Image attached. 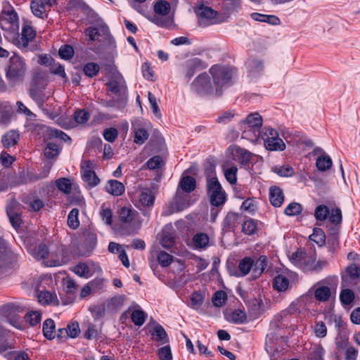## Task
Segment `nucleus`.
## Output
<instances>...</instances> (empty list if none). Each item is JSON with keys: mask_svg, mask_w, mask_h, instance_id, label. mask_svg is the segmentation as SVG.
Returning <instances> with one entry per match:
<instances>
[{"mask_svg": "<svg viewBox=\"0 0 360 360\" xmlns=\"http://www.w3.org/2000/svg\"><path fill=\"white\" fill-rule=\"evenodd\" d=\"M27 64L25 58L15 53L9 59L7 66L5 68V75L8 82L12 85L21 83L27 71Z\"/></svg>", "mask_w": 360, "mask_h": 360, "instance_id": "f257e3e1", "label": "nucleus"}, {"mask_svg": "<svg viewBox=\"0 0 360 360\" xmlns=\"http://www.w3.org/2000/svg\"><path fill=\"white\" fill-rule=\"evenodd\" d=\"M155 15H146V17L156 25L171 28L174 26V19L168 16L171 11L170 4L165 0H158L155 2L153 6Z\"/></svg>", "mask_w": 360, "mask_h": 360, "instance_id": "f03ea898", "label": "nucleus"}, {"mask_svg": "<svg viewBox=\"0 0 360 360\" xmlns=\"http://www.w3.org/2000/svg\"><path fill=\"white\" fill-rule=\"evenodd\" d=\"M258 136H261L265 148L269 150H283L285 148V143L278 137V132L272 128H264L259 133Z\"/></svg>", "mask_w": 360, "mask_h": 360, "instance_id": "7ed1b4c3", "label": "nucleus"}, {"mask_svg": "<svg viewBox=\"0 0 360 360\" xmlns=\"http://www.w3.org/2000/svg\"><path fill=\"white\" fill-rule=\"evenodd\" d=\"M207 194L210 202L214 206H219L224 203L226 194L216 177L209 178L207 182Z\"/></svg>", "mask_w": 360, "mask_h": 360, "instance_id": "20e7f679", "label": "nucleus"}, {"mask_svg": "<svg viewBox=\"0 0 360 360\" xmlns=\"http://www.w3.org/2000/svg\"><path fill=\"white\" fill-rule=\"evenodd\" d=\"M210 72L212 75L216 90L228 84L232 78L233 70L231 68L214 65Z\"/></svg>", "mask_w": 360, "mask_h": 360, "instance_id": "39448f33", "label": "nucleus"}, {"mask_svg": "<svg viewBox=\"0 0 360 360\" xmlns=\"http://www.w3.org/2000/svg\"><path fill=\"white\" fill-rule=\"evenodd\" d=\"M262 125V117L258 112L250 114L245 120L240 122V129L242 132V138L250 139L248 137V132L252 131L255 132ZM254 141V139H251Z\"/></svg>", "mask_w": 360, "mask_h": 360, "instance_id": "423d86ee", "label": "nucleus"}, {"mask_svg": "<svg viewBox=\"0 0 360 360\" xmlns=\"http://www.w3.org/2000/svg\"><path fill=\"white\" fill-rule=\"evenodd\" d=\"M0 26L3 30L16 32L19 30V21L14 10L4 11L0 16Z\"/></svg>", "mask_w": 360, "mask_h": 360, "instance_id": "0eeeda50", "label": "nucleus"}, {"mask_svg": "<svg viewBox=\"0 0 360 360\" xmlns=\"http://www.w3.org/2000/svg\"><path fill=\"white\" fill-rule=\"evenodd\" d=\"M118 214L120 221L135 229H139L141 226V221L138 217V212L129 207H124L120 209Z\"/></svg>", "mask_w": 360, "mask_h": 360, "instance_id": "6e6552de", "label": "nucleus"}, {"mask_svg": "<svg viewBox=\"0 0 360 360\" xmlns=\"http://www.w3.org/2000/svg\"><path fill=\"white\" fill-rule=\"evenodd\" d=\"M192 90L199 95H206L212 91L210 78L207 73L198 75L191 84Z\"/></svg>", "mask_w": 360, "mask_h": 360, "instance_id": "1a4fd4ad", "label": "nucleus"}, {"mask_svg": "<svg viewBox=\"0 0 360 360\" xmlns=\"http://www.w3.org/2000/svg\"><path fill=\"white\" fill-rule=\"evenodd\" d=\"M190 205V195L177 189L176 195L169 205V211L166 214L181 211Z\"/></svg>", "mask_w": 360, "mask_h": 360, "instance_id": "9d476101", "label": "nucleus"}, {"mask_svg": "<svg viewBox=\"0 0 360 360\" xmlns=\"http://www.w3.org/2000/svg\"><path fill=\"white\" fill-rule=\"evenodd\" d=\"M195 13L200 26L207 27L216 22L217 12L210 7L200 6L196 9Z\"/></svg>", "mask_w": 360, "mask_h": 360, "instance_id": "9b49d317", "label": "nucleus"}, {"mask_svg": "<svg viewBox=\"0 0 360 360\" xmlns=\"http://www.w3.org/2000/svg\"><path fill=\"white\" fill-rule=\"evenodd\" d=\"M229 150L233 158L238 161L243 165H248L252 156V154L246 149L236 146L229 147Z\"/></svg>", "mask_w": 360, "mask_h": 360, "instance_id": "f8f14e48", "label": "nucleus"}, {"mask_svg": "<svg viewBox=\"0 0 360 360\" xmlns=\"http://www.w3.org/2000/svg\"><path fill=\"white\" fill-rule=\"evenodd\" d=\"M35 37V32L30 25H25L22 30L21 36L15 39V44L18 47L26 48L29 43Z\"/></svg>", "mask_w": 360, "mask_h": 360, "instance_id": "ddd939ff", "label": "nucleus"}, {"mask_svg": "<svg viewBox=\"0 0 360 360\" xmlns=\"http://www.w3.org/2000/svg\"><path fill=\"white\" fill-rule=\"evenodd\" d=\"M48 6L44 0H31L30 8L32 13L37 18H44L47 17Z\"/></svg>", "mask_w": 360, "mask_h": 360, "instance_id": "4468645a", "label": "nucleus"}, {"mask_svg": "<svg viewBox=\"0 0 360 360\" xmlns=\"http://www.w3.org/2000/svg\"><path fill=\"white\" fill-rule=\"evenodd\" d=\"M109 91L115 94L124 93L127 89L125 81L120 75L115 76V77L107 83Z\"/></svg>", "mask_w": 360, "mask_h": 360, "instance_id": "2eb2a0df", "label": "nucleus"}, {"mask_svg": "<svg viewBox=\"0 0 360 360\" xmlns=\"http://www.w3.org/2000/svg\"><path fill=\"white\" fill-rule=\"evenodd\" d=\"M174 234L171 226H166L162 231L160 243L164 248L169 249L174 245Z\"/></svg>", "mask_w": 360, "mask_h": 360, "instance_id": "dca6fc26", "label": "nucleus"}, {"mask_svg": "<svg viewBox=\"0 0 360 360\" xmlns=\"http://www.w3.org/2000/svg\"><path fill=\"white\" fill-rule=\"evenodd\" d=\"M138 202L140 206L150 207L154 203L155 195L149 188H142L138 193Z\"/></svg>", "mask_w": 360, "mask_h": 360, "instance_id": "f3484780", "label": "nucleus"}, {"mask_svg": "<svg viewBox=\"0 0 360 360\" xmlns=\"http://www.w3.org/2000/svg\"><path fill=\"white\" fill-rule=\"evenodd\" d=\"M247 68L250 77H256L264 71L263 62L258 58H250L246 63Z\"/></svg>", "mask_w": 360, "mask_h": 360, "instance_id": "a211bd4d", "label": "nucleus"}, {"mask_svg": "<svg viewBox=\"0 0 360 360\" xmlns=\"http://www.w3.org/2000/svg\"><path fill=\"white\" fill-rule=\"evenodd\" d=\"M65 263L63 255L60 249L55 252H49L44 264L47 266H58Z\"/></svg>", "mask_w": 360, "mask_h": 360, "instance_id": "6ab92c4d", "label": "nucleus"}, {"mask_svg": "<svg viewBox=\"0 0 360 360\" xmlns=\"http://www.w3.org/2000/svg\"><path fill=\"white\" fill-rule=\"evenodd\" d=\"M20 135L15 130H10L1 137V143L4 148H10L15 146L19 140Z\"/></svg>", "mask_w": 360, "mask_h": 360, "instance_id": "aec40b11", "label": "nucleus"}, {"mask_svg": "<svg viewBox=\"0 0 360 360\" xmlns=\"http://www.w3.org/2000/svg\"><path fill=\"white\" fill-rule=\"evenodd\" d=\"M253 267V260L250 257H245L241 259L238 264V270L235 272L236 277H243L246 276Z\"/></svg>", "mask_w": 360, "mask_h": 360, "instance_id": "412c9836", "label": "nucleus"}, {"mask_svg": "<svg viewBox=\"0 0 360 360\" xmlns=\"http://www.w3.org/2000/svg\"><path fill=\"white\" fill-rule=\"evenodd\" d=\"M284 196L281 189L277 186H271L269 190V200L274 207H280L283 204Z\"/></svg>", "mask_w": 360, "mask_h": 360, "instance_id": "4be33fe9", "label": "nucleus"}, {"mask_svg": "<svg viewBox=\"0 0 360 360\" xmlns=\"http://www.w3.org/2000/svg\"><path fill=\"white\" fill-rule=\"evenodd\" d=\"M195 188V180L193 177L186 176L181 179L177 189L189 194Z\"/></svg>", "mask_w": 360, "mask_h": 360, "instance_id": "5701e85b", "label": "nucleus"}, {"mask_svg": "<svg viewBox=\"0 0 360 360\" xmlns=\"http://www.w3.org/2000/svg\"><path fill=\"white\" fill-rule=\"evenodd\" d=\"M105 188L108 193L115 196L121 195L124 192V185L117 180H109Z\"/></svg>", "mask_w": 360, "mask_h": 360, "instance_id": "b1692460", "label": "nucleus"}, {"mask_svg": "<svg viewBox=\"0 0 360 360\" xmlns=\"http://www.w3.org/2000/svg\"><path fill=\"white\" fill-rule=\"evenodd\" d=\"M193 244L195 249H205L210 242V238L207 234L204 233H198L193 237Z\"/></svg>", "mask_w": 360, "mask_h": 360, "instance_id": "393cba45", "label": "nucleus"}, {"mask_svg": "<svg viewBox=\"0 0 360 360\" xmlns=\"http://www.w3.org/2000/svg\"><path fill=\"white\" fill-rule=\"evenodd\" d=\"M31 255L37 259H43L44 262L46 259L49 253L47 246L44 244H39L36 245L32 250Z\"/></svg>", "mask_w": 360, "mask_h": 360, "instance_id": "a878e982", "label": "nucleus"}, {"mask_svg": "<svg viewBox=\"0 0 360 360\" xmlns=\"http://www.w3.org/2000/svg\"><path fill=\"white\" fill-rule=\"evenodd\" d=\"M103 285V280L102 279H95L92 281H91L89 283L85 285L80 293L81 297L84 298L91 294L92 290H95L97 288H101Z\"/></svg>", "mask_w": 360, "mask_h": 360, "instance_id": "bb28decb", "label": "nucleus"}, {"mask_svg": "<svg viewBox=\"0 0 360 360\" xmlns=\"http://www.w3.org/2000/svg\"><path fill=\"white\" fill-rule=\"evenodd\" d=\"M273 285L274 289L279 292L285 291L288 288L289 281L285 276L278 275L274 278Z\"/></svg>", "mask_w": 360, "mask_h": 360, "instance_id": "cd10ccee", "label": "nucleus"}, {"mask_svg": "<svg viewBox=\"0 0 360 360\" xmlns=\"http://www.w3.org/2000/svg\"><path fill=\"white\" fill-rule=\"evenodd\" d=\"M266 257L261 256L255 262H253L252 274L255 277L262 274L266 266Z\"/></svg>", "mask_w": 360, "mask_h": 360, "instance_id": "c85d7f7f", "label": "nucleus"}, {"mask_svg": "<svg viewBox=\"0 0 360 360\" xmlns=\"http://www.w3.org/2000/svg\"><path fill=\"white\" fill-rule=\"evenodd\" d=\"M54 332H55L54 321L51 319H46L43 323L44 335L46 338L51 340L55 337Z\"/></svg>", "mask_w": 360, "mask_h": 360, "instance_id": "c756f323", "label": "nucleus"}, {"mask_svg": "<svg viewBox=\"0 0 360 360\" xmlns=\"http://www.w3.org/2000/svg\"><path fill=\"white\" fill-rule=\"evenodd\" d=\"M152 335L155 337V340L161 342L162 344L168 342V337L165 330L159 324L153 328Z\"/></svg>", "mask_w": 360, "mask_h": 360, "instance_id": "7c9ffc66", "label": "nucleus"}, {"mask_svg": "<svg viewBox=\"0 0 360 360\" xmlns=\"http://www.w3.org/2000/svg\"><path fill=\"white\" fill-rule=\"evenodd\" d=\"M330 289L327 286H319L314 292L316 299L321 302L328 300L330 296Z\"/></svg>", "mask_w": 360, "mask_h": 360, "instance_id": "2f4dec72", "label": "nucleus"}, {"mask_svg": "<svg viewBox=\"0 0 360 360\" xmlns=\"http://www.w3.org/2000/svg\"><path fill=\"white\" fill-rule=\"evenodd\" d=\"M325 354L324 349L321 345L314 346L309 352L307 359L308 360H324L323 356Z\"/></svg>", "mask_w": 360, "mask_h": 360, "instance_id": "473e14b6", "label": "nucleus"}, {"mask_svg": "<svg viewBox=\"0 0 360 360\" xmlns=\"http://www.w3.org/2000/svg\"><path fill=\"white\" fill-rule=\"evenodd\" d=\"M316 165L319 171H326L331 167L332 160L328 155H321L317 158Z\"/></svg>", "mask_w": 360, "mask_h": 360, "instance_id": "72a5a7b5", "label": "nucleus"}, {"mask_svg": "<svg viewBox=\"0 0 360 360\" xmlns=\"http://www.w3.org/2000/svg\"><path fill=\"white\" fill-rule=\"evenodd\" d=\"M226 319L229 322H232L234 323H242L246 319V314L243 311L240 309H237L233 311L230 315H229Z\"/></svg>", "mask_w": 360, "mask_h": 360, "instance_id": "f704fd0d", "label": "nucleus"}, {"mask_svg": "<svg viewBox=\"0 0 360 360\" xmlns=\"http://www.w3.org/2000/svg\"><path fill=\"white\" fill-rule=\"evenodd\" d=\"M57 188L65 194H70L72 191V184L68 178H60L56 181Z\"/></svg>", "mask_w": 360, "mask_h": 360, "instance_id": "c9c22d12", "label": "nucleus"}, {"mask_svg": "<svg viewBox=\"0 0 360 360\" xmlns=\"http://www.w3.org/2000/svg\"><path fill=\"white\" fill-rule=\"evenodd\" d=\"M330 214L329 208L324 205L317 206L314 210V217L318 221H325Z\"/></svg>", "mask_w": 360, "mask_h": 360, "instance_id": "e433bc0d", "label": "nucleus"}, {"mask_svg": "<svg viewBox=\"0 0 360 360\" xmlns=\"http://www.w3.org/2000/svg\"><path fill=\"white\" fill-rule=\"evenodd\" d=\"M311 240L315 242L319 246H322L325 243L326 236L323 231L319 228L314 229V232L310 235Z\"/></svg>", "mask_w": 360, "mask_h": 360, "instance_id": "4c0bfd02", "label": "nucleus"}, {"mask_svg": "<svg viewBox=\"0 0 360 360\" xmlns=\"http://www.w3.org/2000/svg\"><path fill=\"white\" fill-rule=\"evenodd\" d=\"M147 315L142 310H134L131 314V319L134 325L141 326L146 321Z\"/></svg>", "mask_w": 360, "mask_h": 360, "instance_id": "58836bf2", "label": "nucleus"}, {"mask_svg": "<svg viewBox=\"0 0 360 360\" xmlns=\"http://www.w3.org/2000/svg\"><path fill=\"white\" fill-rule=\"evenodd\" d=\"M6 212L12 226L15 229L19 227L21 224L20 217L13 211L11 205L7 206Z\"/></svg>", "mask_w": 360, "mask_h": 360, "instance_id": "ea45409f", "label": "nucleus"}, {"mask_svg": "<svg viewBox=\"0 0 360 360\" xmlns=\"http://www.w3.org/2000/svg\"><path fill=\"white\" fill-rule=\"evenodd\" d=\"M79 210L76 208L72 209L68 216V224L70 228L76 229L79 226L78 220Z\"/></svg>", "mask_w": 360, "mask_h": 360, "instance_id": "a19ab883", "label": "nucleus"}, {"mask_svg": "<svg viewBox=\"0 0 360 360\" xmlns=\"http://www.w3.org/2000/svg\"><path fill=\"white\" fill-rule=\"evenodd\" d=\"M340 299L342 304H350L354 300V293L349 289H343L340 292Z\"/></svg>", "mask_w": 360, "mask_h": 360, "instance_id": "79ce46f5", "label": "nucleus"}, {"mask_svg": "<svg viewBox=\"0 0 360 360\" xmlns=\"http://www.w3.org/2000/svg\"><path fill=\"white\" fill-rule=\"evenodd\" d=\"M82 176L83 179L92 186L98 185L100 182V179L98 178L94 171L91 169L84 172Z\"/></svg>", "mask_w": 360, "mask_h": 360, "instance_id": "37998d69", "label": "nucleus"}, {"mask_svg": "<svg viewBox=\"0 0 360 360\" xmlns=\"http://www.w3.org/2000/svg\"><path fill=\"white\" fill-rule=\"evenodd\" d=\"M100 67L96 63H88L83 68L84 74L89 77H95L99 72Z\"/></svg>", "mask_w": 360, "mask_h": 360, "instance_id": "c03bdc74", "label": "nucleus"}, {"mask_svg": "<svg viewBox=\"0 0 360 360\" xmlns=\"http://www.w3.org/2000/svg\"><path fill=\"white\" fill-rule=\"evenodd\" d=\"M148 131L143 128L134 129V142L137 144H143L148 138Z\"/></svg>", "mask_w": 360, "mask_h": 360, "instance_id": "a18cd8bd", "label": "nucleus"}, {"mask_svg": "<svg viewBox=\"0 0 360 360\" xmlns=\"http://www.w3.org/2000/svg\"><path fill=\"white\" fill-rule=\"evenodd\" d=\"M73 271L81 277L88 278L91 276L89 268L85 263H79L75 266Z\"/></svg>", "mask_w": 360, "mask_h": 360, "instance_id": "49530a36", "label": "nucleus"}, {"mask_svg": "<svg viewBox=\"0 0 360 360\" xmlns=\"http://www.w3.org/2000/svg\"><path fill=\"white\" fill-rule=\"evenodd\" d=\"M238 169L236 166H231L224 169V176L227 181L231 184H235L237 181Z\"/></svg>", "mask_w": 360, "mask_h": 360, "instance_id": "de8ad7c7", "label": "nucleus"}, {"mask_svg": "<svg viewBox=\"0 0 360 360\" xmlns=\"http://www.w3.org/2000/svg\"><path fill=\"white\" fill-rule=\"evenodd\" d=\"M274 172L283 177H290L292 176L294 174V169L292 167L289 165H283L281 167H275Z\"/></svg>", "mask_w": 360, "mask_h": 360, "instance_id": "09e8293b", "label": "nucleus"}, {"mask_svg": "<svg viewBox=\"0 0 360 360\" xmlns=\"http://www.w3.org/2000/svg\"><path fill=\"white\" fill-rule=\"evenodd\" d=\"M58 54L61 58L70 60L74 56V49L70 45H64L59 49Z\"/></svg>", "mask_w": 360, "mask_h": 360, "instance_id": "8fccbe9b", "label": "nucleus"}, {"mask_svg": "<svg viewBox=\"0 0 360 360\" xmlns=\"http://www.w3.org/2000/svg\"><path fill=\"white\" fill-rule=\"evenodd\" d=\"M190 306L193 309H198L203 303V296L199 292H194L191 296Z\"/></svg>", "mask_w": 360, "mask_h": 360, "instance_id": "3c124183", "label": "nucleus"}, {"mask_svg": "<svg viewBox=\"0 0 360 360\" xmlns=\"http://www.w3.org/2000/svg\"><path fill=\"white\" fill-rule=\"evenodd\" d=\"M146 1V0H131L130 5L137 12L143 15H146L148 13V7L143 4Z\"/></svg>", "mask_w": 360, "mask_h": 360, "instance_id": "603ef678", "label": "nucleus"}, {"mask_svg": "<svg viewBox=\"0 0 360 360\" xmlns=\"http://www.w3.org/2000/svg\"><path fill=\"white\" fill-rule=\"evenodd\" d=\"M59 153L58 146L53 143H49L44 148V155L47 158H53Z\"/></svg>", "mask_w": 360, "mask_h": 360, "instance_id": "864d4df0", "label": "nucleus"}, {"mask_svg": "<svg viewBox=\"0 0 360 360\" xmlns=\"http://www.w3.org/2000/svg\"><path fill=\"white\" fill-rule=\"evenodd\" d=\"M173 257L166 252L161 251L158 255V261L159 264L163 266H168L172 262Z\"/></svg>", "mask_w": 360, "mask_h": 360, "instance_id": "5fc2aeb1", "label": "nucleus"}, {"mask_svg": "<svg viewBox=\"0 0 360 360\" xmlns=\"http://www.w3.org/2000/svg\"><path fill=\"white\" fill-rule=\"evenodd\" d=\"M90 117V115L84 110H79L75 111L74 118L78 124H84L86 122Z\"/></svg>", "mask_w": 360, "mask_h": 360, "instance_id": "6e6d98bb", "label": "nucleus"}, {"mask_svg": "<svg viewBox=\"0 0 360 360\" xmlns=\"http://www.w3.org/2000/svg\"><path fill=\"white\" fill-rule=\"evenodd\" d=\"M302 212V206L297 202H292L285 210V214L288 216L297 215Z\"/></svg>", "mask_w": 360, "mask_h": 360, "instance_id": "4d7b16f0", "label": "nucleus"}, {"mask_svg": "<svg viewBox=\"0 0 360 360\" xmlns=\"http://www.w3.org/2000/svg\"><path fill=\"white\" fill-rule=\"evenodd\" d=\"M163 165L162 158L159 155L150 158L147 162V167L150 169H155L160 168Z\"/></svg>", "mask_w": 360, "mask_h": 360, "instance_id": "13d9d810", "label": "nucleus"}, {"mask_svg": "<svg viewBox=\"0 0 360 360\" xmlns=\"http://www.w3.org/2000/svg\"><path fill=\"white\" fill-rule=\"evenodd\" d=\"M257 229V224L252 219L245 221L243 224V231L247 235H252Z\"/></svg>", "mask_w": 360, "mask_h": 360, "instance_id": "bf43d9fd", "label": "nucleus"}, {"mask_svg": "<svg viewBox=\"0 0 360 360\" xmlns=\"http://www.w3.org/2000/svg\"><path fill=\"white\" fill-rule=\"evenodd\" d=\"M226 300V295L224 291H217L212 298L213 304L216 307H221Z\"/></svg>", "mask_w": 360, "mask_h": 360, "instance_id": "052dcab7", "label": "nucleus"}, {"mask_svg": "<svg viewBox=\"0 0 360 360\" xmlns=\"http://www.w3.org/2000/svg\"><path fill=\"white\" fill-rule=\"evenodd\" d=\"M30 96L37 103L39 108L43 109L44 101L41 93L37 89H32L30 91Z\"/></svg>", "mask_w": 360, "mask_h": 360, "instance_id": "680f3d73", "label": "nucleus"}, {"mask_svg": "<svg viewBox=\"0 0 360 360\" xmlns=\"http://www.w3.org/2000/svg\"><path fill=\"white\" fill-rule=\"evenodd\" d=\"M314 333L318 338H324L327 334V328L323 321L317 322L314 326Z\"/></svg>", "mask_w": 360, "mask_h": 360, "instance_id": "e2e57ef3", "label": "nucleus"}, {"mask_svg": "<svg viewBox=\"0 0 360 360\" xmlns=\"http://www.w3.org/2000/svg\"><path fill=\"white\" fill-rule=\"evenodd\" d=\"M27 321H28L32 326L38 324L41 321V314L39 311H32L26 315Z\"/></svg>", "mask_w": 360, "mask_h": 360, "instance_id": "0e129e2a", "label": "nucleus"}, {"mask_svg": "<svg viewBox=\"0 0 360 360\" xmlns=\"http://www.w3.org/2000/svg\"><path fill=\"white\" fill-rule=\"evenodd\" d=\"M39 302L43 304L51 303L53 300V296L49 291H41L38 295Z\"/></svg>", "mask_w": 360, "mask_h": 360, "instance_id": "69168bd1", "label": "nucleus"}, {"mask_svg": "<svg viewBox=\"0 0 360 360\" xmlns=\"http://www.w3.org/2000/svg\"><path fill=\"white\" fill-rule=\"evenodd\" d=\"M346 273L352 279H356L360 276V268L356 264H352L347 267Z\"/></svg>", "mask_w": 360, "mask_h": 360, "instance_id": "338daca9", "label": "nucleus"}, {"mask_svg": "<svg viewBox=\"0 0 360 360\" xmlns=\"http://www.w3.org/2000/svg\"><path fill=\"white\" fill-rule=\"evenodd\" d=\"M10 360H30L25 352H12L8 354Z\"/></svg>", "mask_w": 360, "mask_h": 360, "instance_id": "774afa93", "label": "nucleus"}]
</instances>
